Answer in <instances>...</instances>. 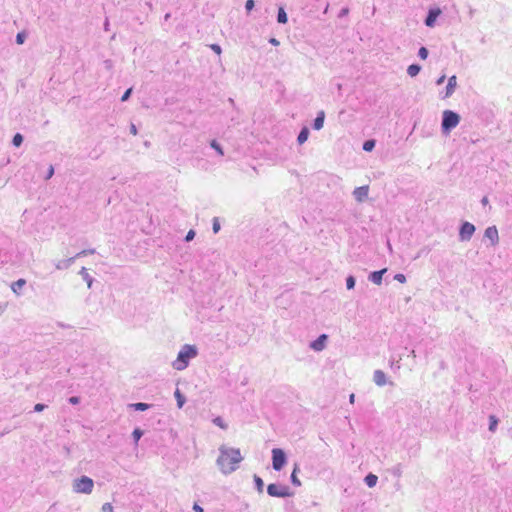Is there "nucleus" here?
Segmentation results:
<instances>
[{
	"label": "nucleus",
	"mask_w": 512,
	"mask_h": 512,
	"mask_svg": "<svg viewBox=\"0 0 512 512\" xmlns=\"http://www.w3.org/2000/svg\"><path fill=\"white\" fill-rule=\"evenodd\" d=\"M243 460L240 449L221 445L219 447V456L217 465L224 474H230L238 468V464Z\"/></svg>",
	"instance_id": "nucleus-1"
},
{
	"label": "nucleus",
	"mask_w": 512,
	"mask_h": 512,
	"mask_svg": "<svg viewBox=\"0 0 512 512\" xmlns=\"http://www.w3.org/2000/svg\"><path fill=\"white\" fill-rule=\"evenodd\" d=\"M197 354L198 351L195 345L185 344L179 351L176 360L173 362V367L179 371L185 369L190 359L196 357Z\"/></svg>",
	"instance_id": "nucleus-2"
},
{
	"label": "nucleus",
	"mask_w": 512,
	"mask_h": 512,
	"mask_svg": "<svg viewBox=\"0 0 512 512\" xmlns=\"http://www.w3.org/2000/svg\"><path fill=\"white\" fill-rule=\"evenodd\" d=\"M460 115L452 110H445L442 113L441 130L448 135L460 122Z\"/></svg>",
	"instance_id": "nucleus-3"
},
{
	"label": "nucleus",
	"mask_w": 512,
	"mask_h": 512,
	"mask_svg": "<svg viewBox=\"0 0 512 512\" xmlns=\"http://www.w3.org/2000/svg\"><path fill=\"white\" fill-rule=\"evenodd\" d=\"M94 487V481L88 476H81L73 481V491L76 493L90 494Z\"/></svg>",
	"instance_id": "nucleus-4"
},
{
	"label": "nucleus",
	"mask_w": 512,
	"mask_h": 512,
	"mask_svg": "<svg viewBox=\"0 0 512 512\" xmlns=\"http://www.w3.org/2000/svg\"><path fill=\"white\" fill-rule=\"evenodd\" d=\"M267 493L271 497L286 498L293 496V492L286 485L271 483L267 486Z\"/></svg>",
	"instance_id": "nucleus-5"
},
{
	"label": "nucleus",
	"mask_w": 512,
	"mask_h": 512,
	"mask_svg": "<svg viewBox=\"0 0 512 512\" xmlns=\"http://www.w3.org/2000/svg\"><path fill=\"white\" fill-rule=\"evenodd\" d=\"M287 463V456L281 448L272 450V467L275 471H281Z\"/></svg>",
	"instance_id": "nucleus-6"
},
{
	"label": "nucleus",
	"mask_w": 512,
	"mask_h": 512,
	"mask_svg": "<svg viewBox=\"0 0 512 512\" xmlns=\"http://www.w3.org/2000/svg\"><path fill=\"white\" fill-rule=\"evenodd\" d=\"M475 230L476 228L472 223L468 221L462 222L459 227V240L461 242L469 241L475 233Z\"/></svg>",
	"instance_id": "nucleus-7"
},
{
	"label": "nucleus",
	"mask_w": 512,
	"mask_h": 512,
	"mask_svg": "<svg viewBox=\"0 0 512 512\" xmlns=\"http://www.w3.org/2000/svg\"><path fill=\"white\" fill-rule=\"evenodd\" d=\"M442 13L439 7L430 8L424 20V23L427 27H434L437 18Z\"/></svg>",
	"instance_id": "nucleus-8"
},
{
	"label": "nucleus",
	"mask_w": 512,
	"mask_h": 512,
	"mask_svg": "<svg viewBox=\"0 0 512 512\" xmlns=\"http://www.w3.org/2000/svg\"><path fill=\"white\" fill-rule=\"evenodd\" d=\"M368 192H369L368 185L360 186V187H357L354 189L353 196L356 201L364 202L368 197Z\"/></svg>",
	"instance_id": "nucleus-9"
},
{
	"label": "nucleus",
	"mask_w": 512,
	"mask_h": 512,
	"mask_svg": "<svg viewBox=\"0 0 512 512\" xmlns=\"http://www.w3.org/2000/svg\"><path fill=\"white\" fill-rule=\"evenodd\" d=\"M328 336L321 334L317 339L310 343V348L314 351H322L325 348Z\"/></svg>",
	"instance_id": "nucleus-10"
},
{
	"label": "nucleus",
	"mask_w": 512,
	"mask_h": 512,
	"mask_svg": "<svg viewBox=\"0 0 512 512\" xmlns=\"http://www.w3.org/2000/svg\"><path fill=\"white\" fill-rule=\"evenodd\" d=\"M484 237L488 238L493 246L496 245L499 240L497 228L495 226H490L486 228Z\"/></svg>",
	"instance_id": "nucleus-11"
},
{
	"label": "nucleus",
	"mask_w": 512,
	"mask_h": 512,
	"mask_svg": "<svg viewBox=\"0 0 512 512\" xmlns=\"http://www.w3.org/2000/svg\"><path fill=\"white\" fill-rule=\"evenodd\" d=\"M387 272V268L373 271L369 274L368 280L376 285H380L382 283L383 275Z\"/></svg>",
	"instance_id": "nucleus-12"
},
{
	"label": "nucleus",
	"mask_w": 512,
	"mask_h": 512,
	"mask_svg": "<svg viewBox=\"0 0 512 512\" xmlns=\"http://www.w3.org/2000/svg\"><path fill=\"white\" fill-rule=\"evenodd\" d=\"M456 85H457V77L455 75H452L451 77L448 78V83H447V86L445 89V95L443 98H448V97L452 96V94L455 91Z\"/></svg>",
	"instance_id": "nucleus-13"
},
{
	"label": "nucleus",
	"mask_w": 512,
	"mask_h": 512,
	"mask_svg": "<svg viewBox=\"0 0 512 512\" xmlns=\"http://www.w3.org/2000/svg\"><path fill=\"white\" fill-rule=\"evenodd\" d=\"M373 381L377 386H384L387 384L386 374L382 370H375L373 374Z\"/></svg>",
	"instance_id": "nucleus-14"
},
{
	"label": "nucleus",
	"mask_w": 512,
	"mask_h": 512,
	"mask_svg": "<svg viewBox=\"0 0 512 512\" xmlns=\"http://www.w3.org/2000/svg\"><path fill=\"white\" fill-rule=\"evenodd\" d=\"M325 120V112L323 110L319 111L313 121L312 127L315 130H320L323 128Z\"/></svg>",
	"instance_id": "nucleus-15"
},
{
	"label": "nucleus",
	"mask_w": 512,
	"mask_h": 512,
	"mask_svg": "<svg viewBox=\"0 0 512 512\" xmlns=\"http://www.w3.org/2000/svg\"><path fill=\"white\" fill-rule=\"evenodd\" d=\"M76 260V257H70L68 259L60 260L56 263V269L58 270H66L68 269Z\"/></svg>",
	"instance_id": "nucleus-16"
},
{
	"label": "nucleus",
	"mask_w": 512,
	"mask_h": 512,
	"mask_svg": "<svg viewBox=\"0 0 512 512\" xmlns=\"http://www.w3.org/2000/svg\"><path fill=\"white\" fill-rule=\"evenodd\" d=\"M152 405L144 402H136L131 403L128 405L130 409H133L135 411H146L148 410Z\"/></svg>",
	"instance_id": "nucleus-17"
},
{
	"label": "nucleus",
	"mask_w": 512,
	"mask_h": 512,
	"mask_svg": "<svg viewBox=\"0 0 512 512\" xmlns=\"http://www.w3.org/2000/svg\"><path fill=\"white\" fill-rule=\"evenodd\" d=\"M309 133V129L306 126L302 127L297 137L298 144L302 145L305 143L309 137Z\"/></svg>",
	"instance_id": "nucleus-18"
},
{
	"label": "nucleus",
	"mask_w": 512,
	"mask_h": 512,
	"mask_svg": "<svg viewBox=\"0 0 512 512\" xmlns=\"http://www.w3.org/2000/svg\"><path fill=\"white\" fill-rule=\"evenodd\" d=\"M25 284H26L25 279H18L17 281L12 283L11 289L15 294L20 295L21 289L25 286Z\"/></svg>",
	"instance_id": "nucleus-19"
},
{
	"label": "nucleus",
	"mask_w": 512,
	"mask_h": 512,
	"mask_svg": "<svg viewBox=\"0 0 512 512\" xmlns=\"http://www.w3.org/2000/svg\"><path fill=\"white\" fill-rule=\"evenodd\" d=\"M79 274L81 275L83 280L86 281L88 288H91L94 279L89 275L87 269L85 267H82L81 270L79 271Z\"/></svg>",
	"instance_id": "nucleus-20"
},
{
	"label": "nucleus",
	"mask_w": 512,
	"mask_h": 512,
	"mask_svg": "<svg viewBox=\"0 0 512 512\" xmlns=\"http://www.w3.org/2000/svg\"><path fill=\"white\" fill-rule=\"evenodd\" d=\"M377 481L378 477L373 473L367 474L364 478V482L369 488L374 487L377 484Z\"/></svg>",
	"instance_id": "nucleus-21"
},
{
	"label": "nucleus",
	"mask_w": 512,
	"mask_h": 512,
	"mask_svg": "<svg viewBox=\"0 0 512 512\" xmlns=\"http://www.w3.org/2000/svg\"><path fill=\"white\" fill-rule=\"evenodd\" d=\"M288 21L287 13L285 12L283 7H279L277 13V22L280 24H286Z\"/></svg>",
	"instance_id": "nucleus-22"
},
{
	"label": "nucleus",
	"mask_w": 512,
	"mask_h": 512,
	"mask_svg": "<svg viewBox=\"0 0 512 512\" xmlns=\"http://www.w3.org/2000/svg\"><path fill=\"white\" fill-rule=\"evenodd\" d=\"M421 71V66L419 64H411L408 66L407 68V74L410 76V77H415L419 74V72Z\"/></svg>",
	"instance_id": "nucleus-23"
},
{
	"label": "nucleus",
	"mask_w": 512,
	"mask_h": 512,
	"mask_svg": "<svg viewBox=\"0 0 512 512\" xmlns=\"http://www.w3.org/2000/svg\"><path fill=\"white\" fill-rule=\"evenodd\" d=\"M174 396L176 398L178 408H182L186 402L185 396L180 392L179 389H176Z\"/></svg>",
	"instance_id": "nucleus-24"
},
{
	"label": "nucleus",
	"mask_w": 512,
	"mask_h": 512,
	"mask_svg": "<svg viewBox=\"0 0 512 512\" xmlns=\"http://www.w3.org/2000/svg\"><path fill=\"white\" fill-rule=\"evenodd\" d=\"M253 480H254V483H255L256 490L259 493H263L264 482H263L262 478L260 476L256 475V474H254Z\"/></svg>",
	"instance_id": "nucleus-25"
},
{
	"label": "nucleus",
	"mask_w": 512,
	"mask_h": 512,
	"mask_svg": "<svg viewBox=\"0 0 512 512\" xmlns=\"http://www.w3.org/2000/svg\"><path fill=\"white\" fill-rule=\"evenodd\" d=\"M299 471V468H298V465L295 464L294 466V469L291 473V476H290V480L292 482L293 485L295 486H300L301 485V482L299 480V478L297 477V472Z\"/></svg>",
	"instance_id": "nucleus-26"
},
{
	"label": "nucleus",
	"mask_w": 512,
	"mask_h": 512,
	"mask_svg": "<svg viewBox=\"0 0 512 512\" xmlns=\"http://www.w3.org/2000/svg\"><path fill=\"white\" fill-rule=\"evenodd\" d=\"M24 141V137L20 133H16L12 138V144L15 147H20Z\"/></svg>",
	"instance_id": "nucleus-27"
},
{
	"label": "nucleus",
	"mask_w": 512,
	"mask_h": 512,
	"mask_svg": "<svg viewBox=\"0 0 512 512\" xmlns=\"http://www.w3.org/2000/svg\"><path fill=\"white\" fill-rule=\"evenodd\" d=\"M143 431L140 428H135L132 432V437L135 444H138L139 440L143 436Z\"/></svg>",
	"instance_id": "nucleus-28"
},
{
	"label": "nucleus",
	"mask_w": 512,
	"mask_h": 512,
	"mask_svg": "<svg viewBox=\"0 0 512 512\" xmlns=\"http://www.w3.org/2000/svg\"><path fill=\"white\" fill-rule=\"evenodd\" d=\"M210 146L211 148H213L219 155L223 156L224 155V151H223V148L222 146L216 141V140H212L210 142Z\"/></svg>",
	"instance_id": "nucleus-29"
},
{
	"label": "nucleus",
	"mask_w": 512,
	"mask_h": 512,
	"mask_svg": "<svg viewBox=\"0 0 512 512\" xmlns=\"http://www.w3.org/2000/svg\"><path fill=\"white\" fill-rule=\"evenodd\" d=\"M497 425H498V419L495 416L491 415L489 417V430L491 432H494L497 428Z\"/></svg>",
	"instance_id": "nucleus-30"
},
{
	"label": "nucleus",
	"mask_w": 512,
	"mask_h": 512,
	"mask_svg": "<svg viewBox=\"0 0 512 512\" xmlns=\"http://www.w3.org/2000/svg\"><path fill=\"white\" fill-rule=\"evenodd\" d=\"M375 147V140L373 139H370V140H366L364 143H363V149L367 152H370L373 150V148Z\"/></svg>",
	"instance_id": "nucleus-31"
},
{
	"label": "nucleus",
	"mask_w": 512,
	"mask_h": 512,
	"mask_svg": "<svg viewBox=\"0 0 512 512\" xmlns=\"http://www.w3.org/2000/svg\"><path fill=\"white\" fill-rule=\"evenodd\" d=\"M355 284H356V279L354 276L352 275H349L347 278H346V287L348 290L350 289H353L355 287Z\"/></svg>",
	"instance_id": "nucleus-32"
},
{
	"label": "nucleus",
	"mask_w": 512,
	"mask_h": 512,
	"mask_svg": "<svg viewBox=\"0 0 512 512\" xmlns=\"http://www.w3.org/2000/svg\"><path fill=\"white\" fill-rule=\"evenodd\" d=\"M213 423L221 429H227V424L224 422L222 417L218 416L213 419Z\"/></svg>",
	"instance_id": "nucleus-33"
},
{
	"label": "nucleus",
	"mask_w": 512,
	"mask_h": 512,
	"mask_svg": "<svg viewBox=\"0 0 512 512\" xmlns=\"http://www.w3.org/2000/svg\"><path fill=\"white\" fill-rule=\"evenodd\" d=\"M428 55H429L428 49L424 46L420 47V49L418 50V57L422 60H425V59H427Z\"/></svg>",
	"instance_id": "nucleus-34"
},
{
	"label": "nucleus",
	"mask_w": 512,
	"mask_h": 512,
	"mask_svg": "<svg viewBox=\"0 0 512 512\" xmlns=\"http://www.w3.org/2000/svg\"><path fill=\"white\" fill-rule=\"evenodd\" d=\"M391 473L393 476L395 477H401L402 475V466L401 464H397L395 465L392 469H391Z\"/></svg>",
	"instance_id": "nucleus-35"
},
{
	"label": "nucleus",
	"mask_w": 512,
	"mask_h": 512,
	"mask_svg": "<svg viewBox=\"0 0 512 512\" xmlns=\"http://www.w3.org/2000/svg\"><path fill=\"white\" fill-rule=\"evenodd\" d=\"M94 253H95V249H85V250H82L79 253H77L74 257H76V259H77V258L84 257V256H87V255H91V254H94Z\"/></svg>",
	"instance_id": "nucleus-36"
},
{
	"label": "nucleus",
	"mask_w": 512,
	"mask_h": 512,
	"mask_svg": "<svg viewBox=\"0 0 512 512\" xmlns=\"http://www.w3.org/2000/svg\"><path fill=\"white\" fill-rule=\"evenodd\" d=\"M212 230L213 232L216 234L220 231V222H219V219L217 217H214L213 220H212Z\"/></svg>",
	"instance_id": "nucleus-37"
},
{
	"label": "nucleus",
	"mask_w": 512,
	"mask_h": 512,
	"mask_svg": "<svg viewBox=\"0 0 512 512\" xmlns=\"http://www.w3.org/2000/svg\"><path fill=\"white\" fill-rule=\"evenodd\" d=\"M26 40V34L24 32H19L16 35V43L17 44H23Z\"/></svg>",
	"instance_id": "nucleus-38"
},
{
	"label": "nucleus",
	"mask_w": 512,
	"mask_h": 512,
	"mask_svg": "<svg viewBox=\"0 0 512 512\" xmlns=\"http://www.w3.org/2000/svg\"><path fill=\"white\" fill-rule=\"evenodd\" d=\"M254 6H255L254 0H247L245 3V9H246L247 13H250L253 10Z\"/></svg>",
	"instance_id": "nucleus-39"
},
{
	"label": "nucleus",
	"mask_w": 512,
	"mask_h": 512,
	"mask_svg": "<svg viewBox=\"0 0 512 512\" xmlns=\"http://www.w3.org/2000/svg\"><path fill=\"white\" fill-rule=\"evenodd\" d=\"M131 94H132V88H128V89L124 92V94L122 95V97H121V101H123V102L127 101V100L130 98Z\"/></svg>",
	"instance_id": "nucleus-40"
},
{
	"label": "nucleus",
	"mask_w": 512,
	"mask_h": 512,
	"mask_svg": "<svg viewBox=\"0 0 512 512\" xmlns=\"http://www.w3.org/2000/svg\"><path fill=\"white\" fill-rule=\"evenodd\" d=\"M101 510L102 512H114L113 506L110 503H104Z\"/></svg>",
	"instance_id": "nucleus-41"
},
{
	"label": "nucleus",
	"mask_w": 512,
	"mask_h": 512,
	"mask_svg": "<svg viewBox=\"0 0 512 512\" xmlns=\"http://www.w3.org/2000/svg\"><path fill=\"white\" fill-rule=\"evenodd\" d=\"M194 237H195V231L191 229V230H189V231H188V233L186 234V236H185V241H186V242H190V241H192V240L194 239Z\"/></svg>",
	"instance_id": "nucleus-42"
},
{
	"label": "nucleus",
	"mask_w": 512,
	"mask_h": 512,
	"mask_svg": "<svg viewBox=\"0 0 512 512\" xmlns=\"http://www.w3.org/2000/svg\"><path fill=\"white\" fill-rule=\"evenodd\" d=\"M46 407H47V405H45L43 403H37V404H35L33 411L34 412H42Z\"/></svg>",
	"instance_id": "nucleus-43"
},
{
	"label": "nucleus",
	"mask_w": 512,
	"mask_h": 512,
	"mask_svg": "<svg viewBox=\"0 0 512 512\" xmlns=\"http://www.w3.org/2000/svg\"><path fill=\"white\" fill-rule=\"evenodd\" d=\"M210 48L218 55L222 53V48L219 44H211Z\"/></svg>",
	"instance_id": "nucleus-44"
},
{
	"label": "nucleus",
	"mask_w": 512,
	"mask_h": 512,
	"mask_svg": "<svg viewBox=\"0 0 512 512\" xmlns=\"http://www.w3.org/2000/svg\"><path fill=\"white\" fill-rule=\"evenodd\" d=\"M394 279L400 283H405L406 282V276L402 273H398L394 276Z\"/></svg>",
	"instance_id": "nucleus-45"
},
{
	"label": "nucleus",
	"mask_w": 512,
	"mask_h": 512,
	"mask_svg": "<svg viewBox=\"0 0 512 512\" xmlns=\"http://www.w3.org/2000/svg\"><path fill=\"white\" fill-rule=\"evenodd\" d=\"M54 175V167L52 165L49 166L47 174L45 175V180H49Z\"/></svg>",
	"instance_id": "nucleus-46"
},
{
	"label": "nucleus",
	"mask_w": 512,
	"mask_h": 512,
	"mask_svg": "<svg viewBox=\"0 0 512 512\" xmlns=\"http://www.w3.org/2000/svg\"><path fill=\"white\" fill-rule=\"evenodd\" d=\"M79 401H80V399H79V397H77V396H72V397H70V398H69V403H70V404H73V405L78 404V403H79Z\"/></svg>",
	"instance_id": "nucleus-47"
},
{
	"label": "nucleus",
	"mask_w": 512,
	"mask_h": 512,
	"mask_svg": "<svg viewBox=\"0 0 512 512\" xmlns=\"http://www.w3.org/2000/svg\"><path fill=\"white\" fill-rule=\"evenodd\" d=\"M193 510L195 512H204V509L200 505H198L197 503L194 504Z\"/></svg>",
	"instance_id": "nucleus-48"
},
{
	"label": "nucleus",
	"mask_w": 512,
	"mask_h": 512,
	"mask_svg": "<svg viewBox=\"0 0 512 512\" xmlns=\"http://www.w3.org/2000/svg\"><path fill=\"white\" fill-rule=\"evenodd\" d=\"M348 12H349L348 8H342V9L340 10V12H339V15H338V16H339V17H343V16L347 15V14H348Z\"/></svg>",
	"instance_id": "nucleus-49"
},
{
	"label": "nucleus",
	"mask_w": 512,
	"mask_h": 512,
	"mask_svg": "<svg viewBox=\"0 0 512 512\" xmlns=\"http://www.w3.org/2000/svg\"><path fill=\"white\" fill-rule=\"evenodd\" d=\"M269 43L272 44L273 46H278L280 44V42L274 37L269 39Z\"/></svg>",
	"instance_id": "nucleus-50"
},
{
	"label": "nucleus",
	"mask_w": 512,
	"mask_h": 512,
	"mask_svg": "<svg viewBox=\"0 0 512 512\" xmlns=\"http://www.w3.org/2000/svg\"><path fill=\"white\" fill-rule=\"evenodd\" d=\"M130 133L133 135L137 134V127L133 123L130 125Z\"/></svg>",
	"instance_id": "nucleus-51"
},
{
	"label": "nucleus",
	"mask_w": 512,
	"mask_h": 512,
	"mask_svg": "<svg viewBox=\"0 0 512 512\" xmlns=\"http://www.w3.org/2000/svg\"><path fill=\"white\" fill-rule=\"evenodd\" d=\"M445 79H446V76H445V75H442L441 77H439V78L437 79L436 84H437V85H441V84H443V83H444V81H445Z\"/></svg>",
	"instance_id": "nucleus-52"
},
{
	"label": "nucleus",
	"mask_w": 512,
	"mask_h": 512,
	"mask_svg": "<svg viewBox=\"0 0 512 512\" xmlns=\"http://www.w3.org/2000/svg\"><path fill=\"white\" fill-rule=\"evenodd\" d=\"M104 29H105L106 31H108V30H109V20H108L107 18H106V20H105V22H104Z\"/></svg>",
	"instance_id": "nucleus-53"
},
{
	"label": "nucleus",
	"mask_w": 512,
	"mask_h": 512,
	"mask_svg": "<svg viewBox=\"0 0 512 512\" xmlns=\"http://www.w3.org/2000/svg\"><path fill=\"white\" fill-rule=\"evenodd\" d=\"M58 326H59V327H61V328H71V326H70V325H66V324H64V323H62V322H59V323H58Z\"/></svg>",
	"instance_id": "nucleus-54"
},
{
	"label": "nucleus",
	"mask_w": 512,
	"mask_h": 512,
	"mask_svg": "<svg viewBox=\"0 0 512 512\" xmlns=\"http://www.w3.org/2000/svg\"><path fill=\"white\" fill-rule=\"evenodd\" d=\"M481 203H482L483 205H487V204H488V198H487L486 196H485V197H483V198H482V200H481Z\"/></svg>",
	"instance_id": "nucleus-55"
},
{
	"label": "nucleus",
	"mask_w": 512,
	"mask_h": 512,
	"mask_svg": "<svg viewBox=\"0 0 512 512\" xmlns=\"http://www.w3.org/2000/svg\"><path fill=\"white\" fill-rule=\"evenodd\" d=\"M354 400H355V395L352 393L349 396V401H350V403H354Z\"/></svg>",
	"instance_id": "nucleus-56"
},
{
	"label": "nucleus",
	"mask_w": 512,
	"mask_h": 512,
	"mask_svg": "<svg viewBox=\"0 0 512 512\" xmlns=\"http://www.w3.org/2000/svg\"><path fill=\"white\" fill-rule=\"evenodd\" d=\"M410 355H411L412 357H414V358H415V357H416L415 351H414V350H411V351H410Z\"/></svg>",
	"instance_id": "nucleus-57"
},
{
	"label": "nucleus",
	"mask_w": 512,
	"mask_h": 512,
	"mask_svg": "<svg viewBox=\"0 0 512 512\" xmlns=\"http://www.w3.org/2000/svg\"><path fill=\"white\" fill-rule=\"evenodd\" d=\"M169 17H170V14H169V13H167V14L165 15V20H168V19H169Z\"/></svg>",
	"instance_id": "nucleus-58"
},
{
	"label": "nucleus",
	"mask_w": 512,
	"mask_h": 512,
	"mask_svg": "<svg viewBox=\"0 0 512 512\" xmlns=\"http://www.w3.org/2000/svg\"><path fill=\"white\" fill-rule=\"evenodd\" d=\"M509 434H510V436H511V438H512V428H511V429H509Z\"/></svg>",
	"instance_id": "nucleus-59"
}]
</instances>
